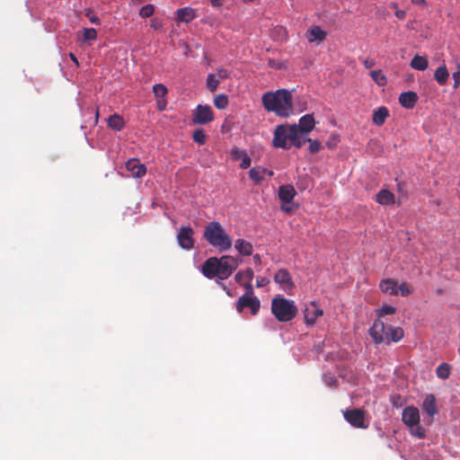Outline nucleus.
Segmentation results:
<instances>
[{
	"mask_svg": "<svg viewBox=\"0 0 460 460\" xmlns=\"http://www.w3.org/2000/svg\"><path fill=\"white\" fill-rule=\"evenodd\" d=\"M245 307H249L252 314L255 315L260 310L261 302L254 296L243 295L236 302V311L242 313Z\"/></svg>",
	"mask_w": 460,
	"mask_h": 460,
	"instance_id": "obj_10",
	"label": "nucleus"
},
{
	"mask_svg": "<svg viewBox=\"0 0 460 460\" xmlns=\"http://www.w3.org/2000/svg\"><path fill=\"white\" fill-rule=\"evenodd\" d=\"M389 325H385V323L380 319H376L372 327L369 329V334L373 338L376 343H382L388 341V331Z\"/></svg>",
	"mask_w": 460,
	"mask_h": 460,
	"instance_id": "obj_8",
	"label": "nucleus"
},
{
	"mask_svg": "<svg viewBox=\"0 0 460 460\" xmlns=\"http://www.w3.org/2000/svg\"><path fill=\"white\" fill-rule=\"evenodd\" d=\"M244 2H252L253 0H243Z\"/></svg>",
	"mask_w": 460,
	"mask_h": 460,
	"instance_id": "obj_63",
	"label": "nucleus"
},
{
	"mask_svg": "<svg viewBox=\"0 0 460 460\" xmlns=\"http://www.w3.org/2000/svg\"><path fill=\"white\" fill-rule=\"evenodd\" d=\"M376 201L381 205H392L395 202V197L390 190H381L376 194Z\"/></svg>",
	"mask_w": 460,
	"mask_h": 460,
	"instance_id": "obj_26",
	"label": "nucleus"
},
{
	"mask_svg": "<svg viewBox=\"0 0 460 460\" xmlns=\"http://www.w3.org/2000/svg\"><path fill=\"white\" fill-rule=\"evenodd\" d=\"M228 102V97L225 94H218L214 98V105L219 110H225Z\"/></svg>",
	"mask_w": 460,
	"mask_h": 460,
	"instance_id": "obj_37",
	"label": "nucleus"
},
{
	"mask_svg": "<svg viewBox=\"0 0 460 460\" xmlns=\"http://www.w3.org/2000/svg\"><path fill=\"white\" fill-rule=\"evenodd\" d=\"M436 373L439 378L447 379L450 375V366L447 363H442L437 367Z\"/></svg>",
	"mask_w": 460,
	"mask_h": 460,
	"instance_id": "obj_36",
	"label": "nucleus"
},
{
	"mask_svg": "<svg viewBox=\"0 0 460 460\" xmlns=\"http://www.w3.org/2000/svg\"><path fill=\"white\" fill-rule=\"evenodd\" d=\"M218 78L223 79L228 77V71L226 69H219L217 70V74Z\"/></svg>",
	"mask_w": 460,
	"mask_h": 460,
	"instance_id": "obj_51",
	"label": "nucleus"
},
{
	"mask_svg": "<svg viewBox=\"0 0 460 460\" xmlns=\"http://www.w3.org/2000/svg\"><path fill=\"white\" fill-rule=\"evenodd\" d=\"M238 267V261L233 256L224 255L218 259V279H226Z\"/></svg>",
	"mask_w": 460,
	"mask_h": 460,
	"instance_id": "obj_6",
	"label": "nucleus"
},
{
	"mask_svg": "<svg viewBox=\"0 0 460 460\" xmlns=\"http://www.w3.org/2000/svg\"><path fill=\"white\" fill-rule=\"evenodd\" d=\"M196 17L195 11L190 7L180 8L176 12V20L181 22H190Z\"/></svg>",
	"mask_w": 460,
	"mask_h": 460,
	"instance_id": "obj_22",
	"label": "nucleus"
},
{
	"mask_svg": "<svg viewBox=\"0 0 460 460\" xmlns=\"http://www.w3.org/2000/svg\"><path fill=\"white\" fill-rule=\"evenodd\" d=\"M306 142L309 143V151L311 154H316L320 151L322 147L320 141L307 138Z\"/></svg>",
	"mask_w": 460,
	"mask_h": 460,
	"instance_id": "obj_42",
	"label": "nucleus"
},
{
	"mask_svg": "<svg viewBox=\"0 0 460 460\" xmlns=\"http://www.w3.org/2000/svg\"><path fill=\"white\" fill-rule=\"evenodd\" d=\"M421 408L429 417L433 418L438 413L436 397L433 394L427 395Z\"/></svg>",
	"mask_w": 460,
	"mask_h": 460,
	"instance_id": "obj_20",
	"label": "nucleus"
},
{
	"mask_svg": "<svg viewBox=\"0 0 460 460\" xmlns=\"http://www.w3.org/2000/svg\"><path fill=\"white\" fill-rule=\"evenodd\" d=\"M379 288L382 292L388 295H398L397 282L393 279H383Z\"/></svg>",
	"mask_w": 460,
	"mask_h": 460,
	"instance_id": "obj_24",
	"label": "nucleus"
},
{
	"mask_svg": "<svg viewBox=\"0 0 460 460\" xmlns=\"http://www.w3.org/2000/svg\"><path fill=\"white\" fill-rule=\"evenodd\" d=\"M314 116L312 114H306L299 119L296 129H299L302 133L308 134L314 128Z\"/></svg>",
	"mask_w": 460,
	"mask_h": 460,
	"instance_id": "obj_19",
	"label": "nucleus"
},
{
	"mask_svg": "<svg viewBox=\"0 0 460 460\" xmlns=\"http://www.w3.org/2000/svg\"><path fill=\"white\" fill-rule=\"evenodd\" d=\"M107 123L109 128L117 131H120L125 126V121L123 118L118 114H113L110 116L107 120Z\"/></svg>",
	"mask_w": 460,
	"mask_h": 460,
	"instance_id": "obj_29",
	"label": "nucleus"
},
{
	"mask_svg": "<svg viewBox=\"0 0 460 460\" xmlns=\"http://www.w3.org/2000/svg\"><path fill=\"white\" fill-rule=\"evenodd\" d=\"M389 115L388 109L385 106H380L373 111V123L378 127L383 126Z\"/></svg>",
	"mask_w": 460,
	"mask_h": 460,
	"instance_id": "obj_21",
	"label": "nucleus"
},
{
	"mask_svg": "<svg viewBox=\"0 0 460 460\" xmlns=\"http://www.w3.org/2000/svg\"><path fill=\"white\" fill-rule=\"evenodd\" d=\"M201 271L208 279L218 278V258L210 257L206 260L202 265Z\"/></svg>",
	"mask_w": 460,
	"mask_h": 460,
	"instance_id": "obj_15",
	"label": "nucleus"
},
{
	"mask_svg": "<svg viewBox=\"0 0 460 460\" xmlns=\"http://www.w3.org/2000/svg\"><path fill=\"white\" fill-rule=\"evenodd\" d=\"M234 248L243 256H250L253 252L252 244L244 239H237L234 243Z\"/></svg>",
	"mask_w": 460,
	"mask_h": 460,
	"instance_id": "obj_23",
	"label": "nucleus"
},
{
	"mask_svg": "<svg viewBox=\"0 0 460 460\" xmlns=\"http://www.w3.org/2000/svg\"><path fill=\"white\" fill-rule=\"evenodd\" d=\"M364 65L367 68H370L375 66V61L372 58H367L364 61Z\"/></svg>",
	"mask_w": 460,
	"mask_h": 460,
	"instance_id": "obj_54",
	"label": "nucleus"
},
{
	"mask_svg": "<svg viewBox=\"0 0 460 460\" xmlns=\"http://www.w3.org/2000/svg\"><path fill=\"white\" fill-rule=\"evenodd\" d=\"M253 278V270L250 268L246 269L245 270L238 271L235 274V281L239 284H243L246 281H252Z\"/></svg>",
	"mask_w": 460,
	"mask_h": 460,
	"instance_id": "obj_31",
	"label": "nucleus"
},
{
	"mask_svg": "<svg viewBox=\"0 0 460 460\" xmlns=\"http://www.w3.org/2000/svg\"><path fill=\"white\" fill-rule=\"evenodd\" d=\"M241 285L243 286L245 288V289H246V293L244 295L252 296V294H253V288H252V286L251 284V281L243 282Z\"/></svg>",
	"mask_w": 460,
	"mask_h": 460,
	"instance_id": "obj_49",
	"label": "nucleus"
},
{
	"mask_svg": "<svg viewBox=\"0 0 460 460\" xmlns=\"http://www.w3.org/2000/svg\"><path fill=\"white\" fill-rule=\"evenodd\" d=\"M323 314L315 302H311L304 310L305 322L307 325H313Z\"/></svg>",
	"mask_w": 460,
	"mask_h": 460,
	"instance_id": "obj_13",
	"label": "nucleus"
},
{
	"mask_svg": "<svg viewBox=\"0 0 460 460\" xmlns=\"http://www.w3.org/2000/svg\"><path fill=\"white\" fill-rule=\"evenodd\" d=\"M204 238L220 252H226L232 246V240L219 222H209L204 229Z\"/></svg>",
	"mask_w": 460,
	"mask_h": 460,
	"instance_id": "obj_2",
	"label": "nucleus"
},
{
	"mask_svg": "<svg viewBox=\"0 0 460 460\" xmlns=\"http://www.w3.org/2000/svg\"><path fill=\"white\" fill-rule=\"evenodd\" d=\"M262 102L268 111H273L278 116L286 118L292 113V95L285 88L264 93Z\"/></svg>",
	"mask_w": 460,
	"mask_h": 460,
	"instance_id": "obj_1",
	"label": "nucleus"
},
{
	"mask_svg": "<svg viewBox=\"0 0 460 460\" xmlns=\"http://www.w3.org/2000/svg\"><path fill=\"white\" fill-rule=\"evenodd\" d=\"M413 4L420 5L422 8L427 6V1L426 0H411Z\"/></svg>",
	"mask_w": 460,
	"mask_h": 460,
	"instance_id": "obj_52",
	"label": "nucleus"
},
{
	"mask_svg": "<svg viewBox=\"0 0 460 460\" xmlns=\"http://www.w3.org/2000/svg\"><path fill=\"white\" fill-rule=\"evenodd\" d=\"M270 283V279L267 277H258L256 279V285L258 288H262Z\"/></svg>",
	"mask_w": 460,
	"mask_h": 460,
	"instance_id": "obj_46",
	"label": "nucleus"
},
{
	"mask_svg": "<svg viewBox=\"0 0 460 460\" xmlns=\"http://www.w3.org/2000/svg\"><path fill=\"white\" fill-rule=\"evenodd\" d=\"M252 260H253V262L255 264H261V257L258 253L253 255Z\"/></svg>",
	"mask_w": 460,
	"mask_h": 460,
	"instance_id": "obj_55",
	"label": "nucleus"
},
{
	"mask_svg": "<svg viewBox=\"0 0 460 460\" xmlns=\"http://www.w3.org/2000/svg\"><path fill=\"white\" fill-rule=\"evenodd\" d=\"M155 12V7L153 4H146L141 7L139 11V15L143 18H147L153 15Z\"/></svg>",
	"mask_w": 460,
	"mask_h": 460,
	"instance_id": "obj_41",
	"label": "nucleus"
},
{
	"mask_svg": "<svg viewBox=\"0 0 460 460\" xmlns=\"http://www.w3.org/2000/svg\"><path fill=\"white\" fill-rule=\"evenodd\" d=\"M371 77L379 86H385L387 83L386 76L381 70H374L370 73Z\"/></svg>",
	"mask_w": 460,
	"mask_h": 460,
	"instance_id": "obj_35",
	"label": "nucleus"
},
{
	"mask_svg": "<svg viewBox=\"0 0 460 460\" xmlns=\"http://www.w3.org/2000/svg\"><path fill=\"white\" fill-rule=\"evenodd\" d=\"M270 312L279 322L288 323L296 316L298 309L293 300L277 295L271 300Z\"/></svg>",
	"mask_w": 460,
	"mask_h": 460,
	"instance_id": "obj_3",
	"label": "nucleus"
},
{
	"mask_svg": "<svg viewBox=\"0 0 460 460\" xmlns=\"http://www.w3.org/2000/svg\"><path fill=\"white\" fill-rule=\"evenodd\" d=\"M457 70L452 73L453 79L455 81V86L460 84V65L457 64Z\"/></svg>",
	"mask_w": 460,
	"mask_h": 460,
	"instance_id": "obj_48",
	"label": "nucleus"
},
{
	"mask_svg": "<svg viewBox=\"0 0 460 460\" xmlns=\"http://www.w3.org/2000/svg\"><path fill=\"white\" fill-rule=\"evenodd\" d=\"M418 100V94L412 91L402 93L399 96V103L405 109H412Z\"/></svg>",
	"mask_w": 460,
	"mask_h": 460,
	"instance_id": "obj_17",
	"label": "nucleus"
},
{
	"mask_svg": "<svg viewBox=\"0 0 460 460\" xmlns=\"http://www.w3.org/2000/svg\"><path fill=\"white\" fill-rule=\"evenodd\" d=\"M392 6L395 8L397 6V4L394 3L392 4Z\"/></svg>",
	"mask_w": 460,
	"mask_h": 460,
	"instance_id": "obj_60",
	"label": "nucleus"
},
{
	"mask_svg": "<svg viewBox=\"0 0 460 460\" xmlns=\"http://www.w3.org/2000/svg\"><path fill=\"white\" fill-rule=\"evenodd\" d=\"M267 171L261 168H252L249 172L250 178L255 182L260 183L263 180V174Z\"/></svg>",
	"mask_w": 460,
	"mask_h": 460,
	"instance_id": "obj_34",
	"label": "nucleus"
},
{
	"mask_svg": "<svg viewBox=\"0 0 460 460\" xmlns=\"http://www.w3.org/2000/svg\"><path fill=\"white\" fill-rule=\"evenodd\" d=\"M167 90L168 88H153L156 99V106L160 111L165 110L166 108L167 102L164 97L167 94Z\"/></svg>",
	"mask_w": 460,
	"mask_h": 460,
	"instance_id": "obj_25",
	"label": "nucleus"
},
{
	"mask_svg": "<svg viewBox=\"0 0 460 460\" xmlns=\"http://www.w3.org/2000/svg\"><path fill=\"white\" fill-rule=\"evenodd\" d=\"M402 422L409 428L420 423V411L414 406L406 407L402 413Z\"/></svg>",
	"mask_w": 460,
	"mask_h": 460,
	"instance_id": "obj_12",
	"label": "nucleus"
},
{
	"mask_svg": "<svg viewBox=\"0 0 460 460\" xmlns=\"http://www.w3.org/2000/svg\"><path fill=\"white\" fill-rule=\"evenodd\" d=\"M86 17L90 20L92 23L98 24L100 22V19L96 14H94L92 11H88L85 13Z\"/></svg>",
	"mask_w": 460,
	"mask_h": 460,
	"instance_id": "obj_47",
	"label": "nucleus"
},
{
	"mask_svg": "<svg viewBox=\"0 0 460 460\" xmlns=\"http://www.w3.org/2000/svg\"><path fill=\"white\" fill-rule=\"evenodd\" d=\"M296 194V191L293 185L287 184L279 188L278 195L281 201L280 209L287 215L294 214L298 208V205L293 202Z\"/></svg>",
	"mask_w": 460,
	"mask_h": 460,
	"instance_id": "obj_5",
	"label": "nucleus"
},
{
	"mask_svg": "<svg viewBox=\"0 0 460 460\" xmlns=\"http://www.w3.org/2000/svg\"><path fill=\"white\" fill-rule=\"evenodd\" d=\"M409 429L411 434L418 438H423L426 436V430L420 425V423L414 427H409Z\"/></svg>",
	"mask_w": 460,
	"mask_h": 460,
	"instance_id": "obj_40",
	"label": "nucleus"
},
{
	"mask_svg": "<svg viewBox=\"0 0 460 460\" xmlns=\"http://www.w3.org/2000/svg\"><path fill=\"white\" fill-rule=\"evenodd\" d=\"M220 84V78L216 74H209L207 79V86H217Z\"/></svg>",
	"mask_w": 460,
	"mask_h": 460,
	"instance_id": "obj_44",
	"label": "nucleus"
},
{
	"mask_svg": "<svg viewBox=\"0 0 460 460\" xmlns=\"http://www.w3.org/2000/svg\"><path fill=\"white\" fill-rule=\"evenodd\" d=\"M397 288L398 294L400 293L402 296H406L411 293V288L405 282H402L400 286H397Z\"/></svg>",
	"mask_w": 460,
	"mask_h": 460,
	"instance_id": "obj_45",
	"label": "nucleus"
},
{
	"mask_svg": "<svg viewBox=\"0 0 460 460\" xmlns=\"http://www.w3.org/2000/svg\"><path fill=\"white\" fill-rule=\"evenodd\" d=\"M213 6H220L223 4V0H210Z\"/></svg>",
	"mask_w": 460,
	"mask_h": 460,
	"instance_id": "obj_56",
	"label": "nucleus"
},
{
	"mask_svg": "<svg viewBox=\"0 0 460 460\" xmlns=\"http://www.w3.org/2000/svg\"><path fill=\"white\" fill-rule=\"evenodd\" d=\"M194 230L190 226H181L177 234V242L179 246L183 249L190 251L194 247Z\"/></svg>",
	"mask_w": 460,
	"mask_h": 460,
	"instance_id": "obj_7",
	"label": "nucleus"
},
{
	"mask_svg": "<svg viewBox=\"0 0 460 460\" xmlns=\"http://www.w3.org/2000/svg\"><path fill=\"white\" fill-rule=\"evenodd\" d=\"M69 57L76 66H79L78 60L73 53H69Z\"/></svg>",
	"mask_w": 460,
	"mask_h": 460,
	"instance_id": "obj_57",
	"label": "nucleus"
},
{
	"mask_svg": "<svg viewBox=\"0 0 460 460\" xmlns=\"http://www.w3.org/2000/svg\"><path fill=\"white\" fill-rule=\"evenodd\" d=\"M448 75H449V74H448L447 69L445 65L438 66L436 69L435 74H434V76H435L437 82L440 85H443L447 83V79L448 78Z\"/></svg>",
	"mask_w": 460,
	"mask_h": 460,
	"instance_id": "obj_32",
	"label": "nucleus"
},
{
	"mask_svg": "<svg viewBox=\"0 0 460 460\" xmlns=\"http://www.w3.org/2000/svg\"><path fill=\"white\" fill-rule=\"evenodd\" d=\"M344 419L354 428L367 429V424L365 423V411L360 409H352L343 411Z\"/></svg>",
	"mask_w": 460,
	"mask_h": 460,
	"instance_id": "obj_9",
	"label": "nucleus"
},
{
	"mask_svg": "<svg viewBox=\"0 0 460 460\" xmlns=\"http://www.w3.org/2000/svg\"><path fill=\"white\" fill-rule=\"evenodd\" d=\"M98 116H99V111L97 110L96 111V117L98 118Z\"/></svg>",
	"mask_w": 460,
	"mask_h": 460,
	"instance_id": "obj_61",
	"label": "nucleus"
},
{
	"mask_svg": "<svg viewBox=\"0 0 460 460\" xmlns=\"http://www.w3.org/2000/svg\"><path fill=\"white\" fill-rule=\"evenodd\" d=\"M268 64L272 68L280 69L282 67V64L279 61L274 59H269Z\"/></svg>",
	"mask_w": 460,
	"mask_h": 460,
	"instance_id": "obj_50",
	"label": "nucleus"
},
{
	"mask_svg": "<svg viewBox=\"0 0 460 460\" xmlns=\"http://www.w3.org/2000/svg\"><path fill=\"white\" fill-rule=\"evenodd\" d=\"M429 62L425 57L415 55L411 61V66L414 69L423 71L428 67Z\"/></svg>",
	"mask_w": 460,
	"mask_h": 460,
	"instance_id": "obj_30",
	"label": "nucleus"
},
{
	"mask_svg": "<svg viewBox=\"0 0 460 460\" xmlns=\"http://www.w3.org/2000/svg\"><path fill=\"white\" fill-rule=\"evenodd\" d=\"M274 281L282 286L285 291L291 290L295 286L290 273L286 269H280L276 272Z\"/></svg>",
	"mask_w": 460,
	"mask_h": 460,
	"instance_id": "obj_14",
	"label": "nucleus"
},
{
	"mask_svg": "<svg viewBox=\"0 0 460 460\" xmlns=\"http://www.w3.org/2000/svg\"><path fill=\"white\" fill-rule=\"evenodd\" d=\"M269 175H270V176L273 175V172H271V171L269 172Z\"/></svg>",
	"mask_w": 460,
	"mask_h": 460,
	"instance_id": "obj_62",
	"label": "nucleus"
},
{
	"mask_svg": "<svg viewBox=\"0 0 460 460\" xmlns=\"http://www.w3.org/2000/svg\"><path fill=\"white\" fill-rule=\"evenodd\" d=\"M305 133L300 132L299 129L296 128V136L294 138H291L290 140V146H295L296 147H301L307 140V138L305 137Z\"/></svg>",
	"mask_w": 460,
	"mask_h": 460,
	"instance_id": "obj_33",
	"label": "nucleus"
},
{
	"mask_svg": "<svg viewBox=\"0 0 460 460\" xmlns=\"http://www.w3.org/2000/svg\"><path fill=\"white\" fill-rule=\"evenodd\" d=\"M308 35H307V39L310 42L312 41H314V40H319V41H322L323 40L326 36H327V33L326 31H324L323 30H322L319 26H313L309 31H308Z\"/></svg>",
	"mask_w": 460,
	"mask_h": 460,
	"instance_id": "obj_28",
	"label": "nucleus"
},
{
	"mask_svg": "<svg viewBox=\"0 0 460 460\" xmlns=\"http://www.w3.org/2000/svg\"><path fill=\"white\" fill-rule=\"evenodd\" d=\"M231 156L235 161H238V160L241 161L240 167L242 169H247L250 167L252 160L247 155L245 151H243L238 147H234L231 150Z\"/></svg>",
	"mask_w": 460,
	"mask_h": 460,
	"instance_id": "obj_18",
	"label": "nucleus"
},
{
	"mask_svg": "<svg viewBox=\"0 0 460 460\" xmlns=\"http://www.w3.org/2000/svg\"><path fill=\"white\" fill-rule=\"evenodd\" d=\"M192 138L194 142L199 145H204L206 143L207 137L203 129L197 128L193 132Z\"/></svg>",
	"mask_w": 460,
	"mask_h": 460,
	"instance_id": "obj_39",
	"label": "nucleus"
},
{
	"mask_svg": "<svg viewBox=\"0 0 460 460\" xmlns=\"http://www.w3.org/2000/svg\"><path fill=\"white\" fill-rule=\"evenodd\" d=\"M296 136V124L279 125L274 130L272 146L277 148L289 149L290 140Z\"/></svg>",
	"mask_w": 460,
	"mask_h": 460,
	"instance_id": "obj_4",
	"label": "nucleus"
},
{
	"mask_svg": "<svg viewBox=\"0 0 460 460\" xmlns=\"http://www.w3.org/2000/svg\"><path fill=\"white\" fill-rule=\"evenodd\" d=\"M97 38V31L93 28L84 29V40H92Z\"/></svg>",
	"mask_w": 460,
	"mask_h": 460,
	"instance_id": "obj_43",
	"label": "nucleus"
},
{
	"mask_svg": "<svg viewBox=\"0 0 460 460\" xmlns=\"http://www.w3.org/2000/svg\"><path fill=\"white\" fill-rule=\"evenodd\" d=\"M151 26L155 29H158L160 27V24L155 22L154 20L152 21Z\"/></svg>",
	"mask_w": 460,
	"mask_h": 460,
	"instance_id": "obj_58",
	"label": "nucleus"
},
{
	"mask_svg": "<svg viewBox=\"0 0 460 460\" xmlns=\"http://www.w3.org/2000/svg\"><path fill=\"white\" fill-rule=\"evenodd\" d=\"M153 86L160 87V86H164V85L163 84H155Z\"/></svg>",
	"mask_w": 460,
	"mask_h": 460,
	"instance_id": "obj_59",
	"label": "nucleus"
},
{
	"mask_svg": "<svg viewBox=\"0 0 460 460\" xmlns=\"http://www.w3.org/2000/svg\"><path fill=\"white\" fill-rule=\"evenodd\" d=\"M396 312V308L393 305H384L376 312L378 319L388 314H394Z\"/></svg>",
	"mask_w": 460,
	"mask_h": 460,
	"instance_id": "obj_38",
	"label": "nucleus"
},
{
	"mask_svg": "<svg viewBox=\"0 0 460 460\" xmlns=\"http://www.w3.org/2000/svg\"><path fill=\"white\" fill-rule=\"evenodd\" d=\"M388 331H389V335H388V341L385 342L386 344H390L391 342H398L404 336V331L401 327H394V326L389 325Z\"/></svg>",
	"mask_w": 460,
	"mask_h": 460,
	"instance_id": "obj_27",
	"label": "nucleus"
},
{
	"mask_svg": "<svg viewBox=\"0 0 460 460\" xmlns=\"http://www.w3.org/2000/svg\"><path fill=\"white\" fill-rule=\"evenodd\" d=\"M214 119L213 111L208 105H198L192 118V122L198 125H205Z\"/></svg>",
	"mask_w": 460,
	"mask_h": 460,
	"instance_id": "obj_11",
	"label": "nucleus"
},
{
	"mask_svg": "<svg viewBox=\"0 0 460 460\" xmlns=\"http://www.w3.org/2000/svg\"><path fill=\"white\" fill-rule=\"evenodd\" d=\"M395 16L400 20H403L406 16V13L403 10H397L395 12Z\"/></svg>",
	"mask_w": 460,
	"mask_h": 460,
	"instance_id": "obj_53",
	"label": "nucleus"
},
{
	"mask_svg": "<svg viewBox=\"0 0 460 460\" xmlns=\"http://www.w3.org/2000/svg\"><path fill=\"white\" fill-rule=\"evenodd\" d=\"M126 169L130 172L134 178H142L146 172L145 164H140L139 160L136 158L129 159L126 163Z\"/></svg>",
	"mask_w": 460,
	"mask_h": 460,
	"instance_id": "obj_16",
	"label": "nucleus"
}]
</instances>
